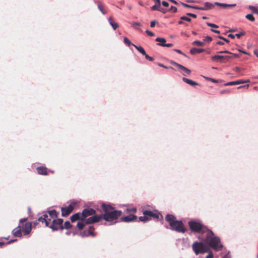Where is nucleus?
Returning <instances> with one entry per match:
<instances>
[{
  "label": "nucleus",
  "mask_w": 258,
  "mask_h": 258,
  "mask_svg": "<svg viewBox=\"0 0 258 258\" xmlns=\"http://www.w3.org/2000/svg\"><path fill=\"white\" fill-rule=\"evenodd\" d=\"M204 5H205L206 10H208L213 9L214 8L215 5L213 4L212 3H209V2H206L205 3Z\"/></svg>",
  "instance_id": "2f4dec72"
},
{
  "label": "nucleus",
  "mask_w": 258,
  "mask_h": 258,
  "mask_svg": "<svg viewBox=\"0 0 258 258\" xmlns=\"http://www.w3.org/2000/svg\"><path fill=\"white\" fill-rule=\"evenodd\" d=\"M233 58L232 56H222L216 55L212 57V59L214 61H218L220 59H224L226 60H228L229 59Z\"/></svg>",
  "instance_id": "a211bd4d"
},
{
  "label": "nucleus",
  "mask_w": 258,
  "mask_h": 258,
  "mask_svg": "<svg viewBox=\"0 0 258 258\" xmlns=\"http://www.w3.org/2000/svg\"><path fill=\"white\" fill-rule=\"evenodd\" d=\"M174 51H175V52H176L179 54H183V53L182 52V51L179 49H174Z\"/></svg>",
  "instance_id": "052dcab7"
},
{
  "label": "nucleus",
  "mask_w": 258,
  "mask_h": 258,
  "mask_svg": "<svg viewBox=\"0 0 258 258\" xmlns=\"http://www.w3.org/2000/svg\"><path fill=\"white\" fill-rule=\"evenodd\" d=\"M249 81L248 80L246 81H243L242 80H237L236 81H232V82H229L228 83H227L225 84V86H233V85H236L241 84H243L245 83L249 82Z\"/></svg>",
  "instance_id": "aec40b11"
},
{
  "label": "nucleus",
  "mask_w": 258,
  "mask_h": 258,
  "mask_svg": "<svg viewBox=\"0 0 258 258\" xmlns=\"http://www.w3.org/2000/svg\"><path fill=\"white\" fill-rule=\"evenodd\" d=\"M38 220L37 221H36L35 222H33L32 223V226H33V227H36L38 224Z\"/></svg>",
  "instance_id": "bf43d9fd"
},
{
  "label": "nucleus",
  "mask_w": 258,
  "mask_h": 258,
  "mask_svg": "<svg viewBox=\"0 0 258 258\" xmlns=\"http://www.w3.org/2000/svg\"><path fill=\"white\" fill-rule=\"evenodd\" d=\"M76 204L72 202L68 206L61 208V216L62 217L68 216L73 211Z\"/></svg>",
  "instance_id": "1a4fd4ad"
},
{
  "label": "nucleus",
  "mask_w": 258,
  "mask_h": 258,
  "mask_svg": "<svg viewBox=\"0 0 258 258\" xmlns=\"http://www.w3.org/2000/svg\"><path fill=\"white\" fill-rule=\"evenodd\" d=\"M151 10H152V11L157 10V11H159L164 14L166 13V11L164 9L161 7L160 4L159 6H158V5H154L153 6H152L151 7Z\"/></svg>",
  "instance_id": "393cba45"
},
{
  "label": "nucleus",
  "mask_w": 258,
  "mask_h": 258,
  "mask_svg": "<svg viewBox=\"0 0 258 258\" xmlns=\"http://www.w3.org/2000/svg\"><path fill=\"white\" fill-rule=\"evenodd\" d=\"M186 15L188 16H190L194 18H197V15L196 14H192V13H188L186 14Z\"/></svg>",
  "instance_id": "3c124183"
},
{
  "label": "nucleus",
  "mask_w": 258,
  "mask_h": 258,
  "mask_svg": "<svg viewBox=\"0 0 258 258\" xmlns=\"http://www.w3.org/2000/svg\"><path fill=\"white\" fill-rule=\"evenodd\" d=\"M94 228L92 226H90L89 227L88 231H84L81 234L82 237L84 236H88L89 235H91L92 237H94L96 234L94 232Z\"/></svg>",
  "instance_id": "4468645a"
},
{
  "label": "nucleus",
  "mask_w": 258,
  "mask_h": 258,
  "mask_svg": "<svg viewBox=\"0 0 258 258\" xmlns=\"http://www.w3.org/2000/svg\"><path fill=\"white\" fill-rule=\"evenodd\" d=\"M245 35V32H241L239 33H238V34H235V37H237L238 38H240V37H241L242 36H243Z\"/></svg>",
  "instance_id": "a19ab883"
},
{
  "label": "nucleus",
  "mask_w": 258,
  "mask_h": 258,
  "mask_svg": "<svg viewBox=\"0 0 258 258\" xmlns=\"http://www.w3.org/2000/svg\"><path fill=\"white\" fill-rule=\"evenodd\" d=\"M143 55H144V56H145V58H146V59H147V60H148V59H149L150 56H149V55H148L146 53V52H145V54H143Z\"/></svg>",
  "instance_id": "338daca9"
},
{
  "label": "nucleus",
  "mask_w": 258,
  "mask_h": 258,
  "mask_svg": "<svg viewBox=\"0 0 258 258\" xmlns=\"http://www.w3.org/2000/svg\"><path fill=\"white\" fill-rule=\"evenodd\" d=\"M220 93L222 95L224 94H228L229 93V91L228 90H221L220 91Z\"/></svg>",
  "instance_id": "49530a36"
},
{
  "label": "nucleus",
  "mask_w": 258,
  "mask_h": 258,
  "mask_svg": "<svg viewBox=\"0 0 258 258\" xmlns=\"http://www.w3.org/2000/svg\"><path fill=\"white\" fill-rule=\"evenodd\" d=\"M38 221L42 223H45V226L49 227V221H48V216L46 214H43L38 219Z\"/></svg>",
  "instance_id": "6ab92c4d"
},
{
  "label": "nucleus",
  "mask_w": 258,
  "mask_h": 258,
  "mask_svg": "<svg viewBox=\"0 0 258 258\" xmlns=\"http://www.w3.org/2000/svg\"><path fill=\"white\" fill-rule=\"evenodd\" d=\"M190 230L194 232L203 234L207 233L209 229L200 221L190 220L188 222Z\"/></svg>",
  "instance_id": "39448f33"
},
{
  "label": "nucleus",
  "mask_w": 258,
  "mask_h": 258,
  "mask_svg": "<svg viewBox=\"0 0 258 258\" xmlns=\"http://www.w3.org/2000/svg\"><path fill=\"white\" fill-rule=\"evenodd\" d=\"M182 80L183 82H185L186 83L191 85V86H196V85H199V84L196 82L195 81H194L188 79L187 78L183 77L182 78Z\"/></svg>",
  "instance_id": "cd10ccee"
},
{
  "label": "nucleus",
  "mask_w": 258,
  "mask_h": 258,
  "mask_svg": "<svg viewBox=\"0 0 258 258\" xmlns=\"http://www.w3.org/2000/svg\"><path fill=\"white\" fill-rule=\"evenodd\" d=\"M245 18L251 22H253L255 20V18L252 14L246 15Z\"/></svg>",
  "instance_id": "72a5a7b5"
},
{
  "label": "nucleus",
  "mask_w": 258,
  "mask_h": 258,
  "mask_svg": "<svg viewBox=\"0 0 258 258\" xmlns=\"http://www.w3.org/2000/svg\"><path fill=\"white\" fill-rule=\"evenodd\" d=\"M137 210L136 208L126 209L124 211V213L128 214V215L121 217V221L124 222H130L136 220L138 218L137 216L133 214L136 213Z\"/></svg>",
  "instance_id": "423d86ee"
},
{
  "label": "nucleus",
  "mask_w": 258,
  "mask_h": 258,
  "mask_svg": "<svg viewBox=\"0 0 258 258\" xmlns=\"http://www.w3.org/2000/svg\"><path fill=\"white\" fill-rule=\"evenodd\" d=\"M85 220L81 221L78 222L77 226L79 230H82L85 227Z\"/></svg>",
  "instance_id": "c85d7f7f"
},
{
  "label": "nucleus",
  "mask_w": 258,
  "mask_h": 258,
  "mask_svg": "<svg viewBox=\"0 0 258 258\" xmlns=\"http://www.w3.org/2000/svg\"><path fill=\"white\" fill-rule=\"evenodd\" d=\"M12 233L15 237H21L22 236V230L21 226L19 225L16 228L13 229Z\"/></svg>",
  "instance_id": "2eb2a0df"
},
{
  "label": "nucleus",
  "mask_w": 258,
  "mask_h": 258,
  "mask_svg": "<svg viewBox=\"0 0 258 258\" xmlns=\"http://www.w3.org/2000/svg\"><path fill=\"white\" fill-rule=\"evenodd\" d=\"M158 66L161 67H162V68H165V69H173V68L171 67H167L165 66H164L163 64L162 63H158Z\"/></svg>",
  "instance_id": "a18cd8bd"
},
{
  "label": "nucleus",
  "mask_w": 258,
  "mask_h": 258,
  "mask_svg": "<svg viewBox=\"0 0 258 258\" xmlns=\"http://www.w3.org/2000/svg\"><path fill=\"white\" fill-rule=\"evenodd\" d=\"M123 42L124 43L127 44L128 46H130L131 45H133V43L131 42V41L126 37L124 38Z\"/></svg>",
  "instance_id": "c9c22d12"
},
{
  "label": "nucleus",
  "mask_w": 258,
  "mask_h": 258,
  "mask_svg": "<svg viewBox=\"0 0 258 258\" xmlns=\"http://www.w3.org/2000/svg\"><path fill=\"white\" fill-rule=\"evenodd\" d=\"M228 36L232 39H234L235 37V35H233V34H230L228 35Z\"/></svg>",
  "instance_id": "680f3d73"
},
{
  "label": "nucleus",
  "mask_w": 258,
  "mask_h": 258,
  "mask_svg": "<svg viewBox=\"0 0 258 258\" xmlns=\"http://www.w3.org/2000/svg\"><path fill=\"white\" fill-rule=\"evenodd\" d=\"M95 213V211L92 209H85L83 210L82 212L81 213L82 218L83 219V220H85V219L91 215H93Z\"/></svg>",
  "instance_id": "ddd939ff"
},
{
  "label": "nucleus",
  "mask_w": 258,
  "mask_h": 258,
  "mask_svg": "<svg viewBox=\"0 0 258 258\" xmlns=\"http://www.w3.org/2000/svg\"><path fill=\"white\" fill-rule=\"evenodd\" d=\"M102 209L104 214L100 215L101 219H104L108 222H111L117 219L122 214L121 211L115 210L114 208L110 205L103 204Z\"/></svg>",
  "instance_id": "f257e3e1"
},
{
  "label": "nucleus",
  "mask_w": 258,
  "mask_h": 258,
  "mask_svg": "<svg viewBox=\"0 0 258 258\" xmlns=\"http://www.w3.org/2000/svg\"><path fill=\"white\" fill-rule=\"evenodd\" d=\"M214 5H215L216 6H220L223 9H229V8L235 7L236 6V4H226L220 3H217V2L215 3Z\"/></svg>",
  "instance_id": "4be33fe9"
},
{
  "label": "nucleus",
  "mask_w": 258,
  "mask_h": 258,
  "mask_svg": "<svg viewBox=\"0 0 258 258\" xmlns=\"http://www.w3.org/2000/svg\"><path fill=\"white\" fill-rule=\"evenodd\" d=\"M162 4L163 5V6H164V7H167L169 6V4L167 2H165V1H163L162 2Z\"/></svg>",
  "instance_id": "864d4df0"
},
{
  "label": "nucleus",
  "mask_w": 258,
  "mask_h": 258,
  "mask_svg": "<svg viewBox=\"0 0 258 258\" xmlns=\"http://www.w3.org/2000/svg\"><path fill=\"white\" fill-rule=\"evenodd\" d=\"M143 216H140L139 217L140 221L142 222H147L151 220L152 219H155L157 220L163 219V216L162 214L157 210L150 211L147 210H143Z\"/></svg>",
  "instance_id": "20e7f679"
},
{
  "label": "nucleus",
  "mask_w": 258,
  "mask_h": 258,
  "mask_svg": "<svg viewBox=\"0 0 258 258\" xmlns=\"http://www.w3.org/2000/svg\"><path fill=\"white\" fill-rule=\"evenodd\" d=\"M27 220V218L21 219L20 220V223H23L24 222H26Z\"/></svg>",
  "instance_id": "6e6d98bb"
},
{
  "label": "nucleus",
  "mask_w": 258,
  "mask_h": 258,
  "mask_svg": "<svg viewBox=\"0 0 258 258\" xmlns=\"http://www.w3.org/2000/svg\"><path fill=\"white\" fill-rule=\"evenodd\" d=\"M253 52H254V54L256 55L257 57H258V50H257V49L254 50Z\"/></svg>",
  "instance_id": "774afa93"
},
{
  "label": "nucleus",
  "mask_w": 258,
  "mask_h": 258,
  "mask_svg": "<svg viewBox=\"0 0 258 258\" xmlns=\"http://www.w3.org/2000/svg\"><path fill=\"white\" fill-rule=\"evenodd\" d=\"M172 46H173V44H172V43H165L164 47H172Z\"/></svg>",
  "instance_id": "13d9d810"
},
{
  "label": "nucleus",
  "mask_w": 258,
  "mask_h": 258,
  "mask_svg": "<svg viewBox=\"0 0 258 258\" xmlns=\"http://www.w3.org/2000/svg\"><path fill=\"white\" fill-rule=\"evenodd\" d=\"M207 25L209 26V27H212V28H218V26L215 24H213V23H209V22H207Z\"/></svg>",
  "instance_id": "58836bf2"
},
{
  "label": "nucleus",
  "mask_w": 258,
  "mask_h": 258,
  "mask_svg": "<svg viewBox=\"0 0 258 258\" xmlns=\"http://www.w3.org/2000/svg\"><path fill=\"white\" fill-rule=\"evenodd\" d=\"M17 241V239H13V240H11L8 242H7V243H5V242H0V247H2L3 245H8L10 243H11L13 242H15V241Z\"/></svg>",
  "instance_id": "473e14b6"
},
{
  "label": "nucleus",
  "mask_w": 258,
  "mask_h": 258,
  "mask_svg": "<svg viewBox=\"0 0 258 258\" xmlns=\"http://www.w3.org/2000/svg\"><path fill=\"white\" fill-rule=\"evenodd\" d=\"M170 63L175 67H176L178 69V70L183 75H190L191 74V71L188 68L182 66L180 64H179L173 60L170 61Z\"/></svg>",
  "instance_id": "6e6552de"
},
{
  "label": "nucleus",
  "mask_w": 258,
  "mask_h": 258,
  "mask_svg": "<svg viewBox=\"0 0 258 258\" xmlns=\"http://www.w3.org/2000/svg\"><path fill=\"white\" fill-rule=\"evenodd\" d=\"M180 20H183V21H187V22H190L191 21V19L188 18V17H187L186 16H182L180 18Z\"/></svg>",
  "instance_id": "ea45409f"
},
{
  "label": "nucleus",
  "mask_w": 258,
  "mask_h": 258,
  "mask_svg": "<svg viewBox=\"0 0 258 258\" xmlns=\"http://www.w3.org/2000/svg\"><path fill=\"white\" fill-rule=\"evenodd\" d=\"M166 221L169 223L171 230L179 233H184L186 229L181 221L176 220V218L172 214H167L165 217Z\"/></svg>",
  "instance_id": "f03ea898"
},
{
  "label": "nucleus",
  "mask_w": 258,
  "mask_h": 258,
  "mask_svg": "<svg viewBox=\"0 0 258 258\" xmlns=\"http://www.w3.org/2000/svg\"><path fill=\"white\" fill-rule=\"evenodd\" d=\"M22 230L24 235H28L31 231L32 228V223L31 222H26L22 226Z\"/></svg>",
  "instance_id": "9b49d317"
},
{
  "label": "nucleus",
  "mask_w": 258,
  "mask_h": 258,
  "mask_svg": "<svg viewBox=\"0 0 258 258\" xmlns=\"http://www.w3.org/2000/svg\"><path fill=\"white\" fill-rule=\"evenodd\" d=\"M72 227V225L70 223V221H66L64 223V224H62V229H69Z\"/></svg>",
  "instance_id": "c756f323"
},
{
  "label": "nucleus",
  "mask_w": 258,
  "mask_h": 258,
  "mask_svg": "<svg viewBox=\"0 0 258 258\" xmlns=\"http://www.w3.org/2000/svg\"><path fill=\"white\" fill-rule=\"evenodd\" d=\"M181 4L185 7H186V8H192V7L193 6H190L189 5H187V4H184V3H181Z\"/></svg>",
  "instance_id": "5fc2aeb1"
},
{
  "label": "nucleus",
  "mask_w": 258,
  "mask_h": 258,
  "mask_svg": "<svg viewBox=\"0 0 258 258\" xmlns=\"http://www.w3.org/2000/svg\"><path fill=\"white\" fill-rule=\"evenodd\" d=\"M192 44L194 45H198L199 46H203L205 44V42L204 41H200L199 40L194 41L192 42Z\"/></svg>",
  "instance_id": "f704fd0d"
},
{
  "label": "nucleus",
  "mask_w": 258,
  "mask_h": 258,
  "mask_svg": "<svg viewBox=\"0 0 258 258\" xmlns=\"http://www.w3.org/2000/svg\"><path fill=\"white\" fill-rule=\"evenodd\" d=\"M218 38L221 39L223 40L224 41H225L227 43H228L229 42V41L228 39H227L226 38H225L222 36H218Z\"/></svg>",
  "instance_id": "603ef678"
},
{
  "label": "nucleus",
  "mask_w": 258,
  "mask_h": 258,
  "mask_svg": "<svg viewBox=\"0 0 258 258\" xmlns=\"http://www.w3.org/2000/svg\"><path fill=\"white\" fill-rule=\"evenodd\" d=\"M192 9H197V10H206L205 9V7H199L197 6L192 7Z\"/></svg>",
  "instance_id": "37998d69"
},
{
  "label": "nucleus",
  "mask_w": 258,
  "mask_h": 258,
  "mask_svg": "<svg viewBox=\"0 0 258 258\" xmlns=\"http://www.w3.org/2000/svg\"><path fill=\"white\" fill-rule=\"evenodd\" d=\"M217 44L218 45H222L224 44V42L219 41L217 42Z\"/></svg>",
  "instance_id": "0e129e2a"
},
{
  "label": "nucleus",
  "mask_w": 258,
  "mask_h": 258,
  "mask_svg": "<svg viewBox=\"0 0 258 258\" xmlns=\"http://www.w3.org/2000/svg\"><path fill=\"white\" fill-rule=\"evenodd\" d=\"M63 222L62 219L57 218L53 219L52 224L49 226V227L53 231L57 230L58 229H62Z\"/></svg>",
  "instance_id": "9d476101"
},
{
  "label": "nucleus",
  "mask_w": 258,
  "mask_h": 258,
  "mask_svg": "<svg viewBox=\"0 0 258 258\" xmlns=\"http://www.w3.org/2000/svg\"><path fill=\"white\" fill-rule=\"evenodd\" d=\"M136 26H141V24L139 22H133L132 26L135 27Z\"/></svg>",
  "instance_id": "09e8293b"
},
{
  "label": "nucleus",
  "mask_w": 258,
  "mask_h": 258,
  "mask_svg": "<svg viewBox=\"0 0 258 258\" xmlns=\"http://www.w3.org/2000/svg\"><path fill=\"white\" fill-rule=\"evenodd\" d=\"M218 53H231V52L228 50L221 51L218 52Z\"/></svg>",
  "instance_id": "4d7b16f0"
},
{
  "label": "nucleus",
  "mask_w": 258,
  "mask_h": 258,
  "mask_svg": "<svg viewBox=\"0 0 258 258\" xmlns=\"http://www.w3.org/2000/svg\"><path fill=\"white\" fill-rule=\"evenodd\" d=\"M36 170L39 174L43 175H46L48 174L47 168L45 167H38L37 168Z\"/></svg>",
  "instance_id": "5701e85b"
},
{
  "label": "nucleus",
  "mask_w": 258,
  "mask_h": 258,
  "mask_svg": "<svg viewBox=\"0 0 258 258\" xmlns=\"http://www.w3.org/2000/svg\"><path fill=\"white\" fill-rule=\"evenodd\" d=\"M156 23H157V22L155 20L151 21V23H150L151 27H152V28L154 27L155 26Z\"/></svg>",
  "instance_id": "de8ad7c7"
},
{
  "label": "nucleus",
  "mask_w": 258,
  "mask_h": 258,
  "mask_svg": "<svg viewBox=\"0 0 258 258\" xmlns=\"http://www.w3.org/2000/svg\"><path fill=\"white\" fill-rule=\"evenodd\" d=\"M211 31L215 33L219 34L220 32L219 30H216L214 29H211Z\"/></svg>",
  "instance_id": "e2e57ef3"
},
{
  "label": "nucleus",
  "mask_w": 258,
  "mask_h": 258,
  "mask_svg": "<svg viewBox=\"0 0 258 258\" xmlns=\"http://www.w3.org/2000/svg\"><path fill=\"white\" fill-rule=\"evenodd\" d=\"M143 55H144V56H145V58H146V59H147V60H148V59H149L150 56H149V55H148L146 53V52H145V54H143Z\"/></svg>",
  "instance_id": "69168bd1"
},
{
  "label": "nucleus",
  "mask_w": 258,
  "mask_h": 258,
  "mask_svg": "<svg viewBox=\"0 0 258 258\" xmlns=\"http://www.w3.org/2000/svg\"><path fill=\"white\" fill-rule=\"evenodd\" d=\"M214 255L212 251H210L209 254L206 256V258H213Z\"/></svg>",
  "instance_id": "8fccbe9b"
},
{
  "label": "nucleus",
  "mask_w": 258,
  "mask_h": 258,
  "mask_svg": "<svg viewBox=\"0 0 258 258\" xmlns=\"http://www.w3.org/2000/svg\"><path fill=\"white\" fill-rule=\"evenodd\" d=\"M249 9L255 14H258V8H255L253 6H249Z\"/></svg>",
  "instance_id": "e433bc0d"
},
{
  "label": "nucleus",
  "mask_w": 258,
  "mask_h": 258,
  "mask_svg": "<svg viewBox=\"0 0 258 258\" xmlns=\"http://www.w3.org/2000/svg\"><path fill=\"white\" fill-rule=\"evenodd\" d=\"M98 9L101 12L103 15H105L107 13V10L104 5L100 1L97 3Z\"/></svg>",
  "instance_id": "dca6fc26"
},
{
  "label": "nucleus",
  "mask_w": 258,
  "mask_h": 258,
  "mask_svg": "<svg viewBox=\"0 0 258 258\" xmlns=\"http://www.w3.org/2000/svg\"><path fill=\"white\" fill-rule=\"evenodd\" d=\"M205 241L208 243L209 246L215 250H220L223 247L220 238L215 236L214 233L211 230H209L207 233Z\"/></svg>",
  "instance_id": "7ed1b4c3"
},
{
  "label": "nucleus",
  "mask_w": 258,
  "mask_h": 258,
  "mask_svg": "<svg viewBox=\"0 0 258 258\" xmlns=\"http://www.w3.org/2000/svg\"><path fill=\"white\" fill-rule=\"evenodd\" d=\"M70 220L72 222H74L77 220L84 221L82 217L81 213H77L73 214L70 217Z\"/></svg>",
  "instance_id": "f3484780"
},
{
  "label": "nucleus",
  "mask_w": 258,
  "mask_h": 258,
  "mask_svg": "<svg viewBox=\"0 0 258 258\" xmlns=\"http://www.w3.org/2000/svg\"><path fill=\"white\" fill-rule=\"evenodd\" d=\"M101 220V217L100 215H94L87 219H85V224H90L99 222Z\"/></svg>",
  "instance_id": "f8f14e48"
},
{
  "label": "nucleus",
  "mask_w": 258,
  "mask_h": 258,
  "mask_svg": "<svg viewBox=\"0 0 258 258\" xmlns=\"http://www.w3.org/2000/svg\"><path fill=\"white\" fill-rule=\"evenodd\" d=\"M212 38L210 36H206L204 39V42H210L211 41H212Z\"/></svg>",
  "instance_id": "4c0bfd02"
},
{
  "label": "nucleus",
  "mask_w": 258,
  "mask_h": 258,
  "mask_svg": "<svg viewBox=\"0 0 258 258\" xmlns=\"http://www.w3.org/2000/svg\"><path fill=\"white\" fill-rule=\"evenodd\" d=\"M156 42H158L157 45L161 46H164L166 40L164 38L158 37L155 39Z\"/></svg>",
  "instance_id": "a878e982"
},
{
  "label": "nucleus",
  "mask_w": 258,
  "mask_h": 258,
  "mask_svg": "<svg viewBox=\"0 0 258 258\" xmlns=\"http://www.w3.org/2000/svg\"><path fill=\"white\" fill-rule=\"evenodd\" d=\"M192 249L195 253L197 255L199 253H204L208 251V247L203 242H195L192 244Z\"/></svg>",
  "instance_id": "0eeeda50"
},
{
  "label": "nucleus",
  "mask_w": 258,
  "mask_h": 258,
  "mask_svg": "<svg viewBox=\"0 0 258 258\" xmlns=\"http://www.w3.org/2000/svg\"><path fill=\"white\" fill-rule=\"evenodd\" d=\"M108 20L110 25L112 26L114 30H116L117 28L119 27V25L115 21L112 16H110Z\"/></svg>",
  "instance_id": "412c9836"
},
{
  "label": "nucleus",
  "mask_w": 258,
  "mask_h": 258,
  "mask_svg": "<svg viewBox=\"0 0 258 258\" xmlns=\"http://www.w3.org/2000/svg\"><path fill=\"white\" fill-rule=\"evenodd\" d=\"M47 213H48L50 217L53 219H57L59 214V213L57 212L55 210L48 211Z\"/></svg>",
  "instance_id": "b1692460"
},
{
  "label": "nucleus",
  "mask_w": 258,
  "mask_h": 258,
  "mask_svg": "<svg viewBox=\"0 0 258 258\" xmlns=\"http://www.w3.org/2000/svg\"><path fill=\"white\" fill-rule=\"evenodd\" d=\"M205 51L204 49L203 48H197L195 47L192 48L190 50V52L191 54H196L197 53H200Z\"/></svg>",
  "instance_id": "bb28decb"
},
{
  "label": "nucleus",
  "mask_w": 258,
  "mask_h": 258,
  "mask_svg": "<svg viewBox=\"0 0 258 258\" xmlns=\"http://www.w3.org/2000/svg\"><path fill=\"white\" fill-rule=\"evenodd\" d=\"M169 11L175 13L177 11V8L175 7L171 6L169 10Z\"/></svg>",
  "instance_id": "79ce46f5"
},
{
  "label": "nucleus",
  "mask_w": 258,
  "mask_h": 258,
  "mask_svg": "<svg viewBox=\"0 0 258 258\" xmlns=\"http://www.w3.org/2000/svg\"><path fill=\"white\" fill-rule=\"evenodd\" d=\"M133 45L143 55L145 54V50L141 46H137L135 44H133Z\"/></svg>",
  "instance_id": "7c9ffc66"
},
{
  "label": "nucleus",
  "mask_w": 258,
  "mask_h": 258,
  "mask_svg": "<svg viewBox=\"0 0 258 258\" xmlns=\"http://www.w3.org/2000/svg\"><path fill=\"white\" fill-rule=\"evenodd\" d=\"M146 33L150 36H154L155 35L154 33L148 30L146 31Z\"/></svg>",
  "instance_id": "c03bdc74"
}]
</instances>
